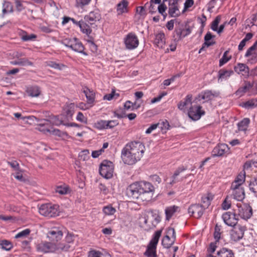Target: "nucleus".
Returning a JSON list of instances; mask_svg holds the SVG:
<instances>
[{"instance_id": "nucleus-1", "label": "nucleus", "mask_w": 257, "mask_h": 257, "mask_svg": "<svg viewBox=\"0 0 257 257\" xmlns=\"http://www.w3.org/2000/svg\"><path fill=\"white\" fill-rule=\"evenodd\" d=\"M154 186L147 181L136 182L131 184L127 188V195L133 199H140L143 201L151 200L154 196Z\"/></svg>"}, {"instance_id": "nucleus-2", "label": "nucleus", "mask_w": 257, "mask_h": 257, "mask_svg": "<svg viewBox=\"0 0 257 257\" xmlns=\"http://www.w3.org/2000/svg\"><path fill=\"white\" fill-rule=\"evenodd\" d=\"M145 150L144 145L138 141L127 143L121 151V159L128 165L135 164L143 157Z\"/></svg>"}, {"instance_id": "nucleus-3", "label": "nucleus", "mask_w": 257, "mask_h": 257, "mask_svg": "<svg viewBox=\"0 0 257 257\" xmlns=\"http://www.w3.org/2000/svg\"><path fill=\"white\" fill-rule=\"evenodd\" d=\"M192 30L190 27L184 23H178L176 25L175 30L173 32L174 41L178 42L183 38L189 35L191 33Z\"/></svg>"}, {"instance_id": "nucleus-4", "label": "nucleus", "mask_w": 257, "mask_h": 257, "mask_svg": "<svg viewBox=\"0 0 257 257\" xmlns=\"http://www.w3.org/2000/svg\"><path fill=\"white\" fill-rule=\"evenodd\" d=\"M162 230L156 231L149 242L146 251L144 254L146 257H157L156 253L157 245L161 235Z\"/></svg>"}, {"instance_id": "nucleus-5", "label": "nucleus", "mask_w": 257, "mask_h": 257, "mask_svg": "<svg viewBox=\"0 0 257 257\" xmlns=\"http://www.w3.org/2000/svg\"><path fill=\"white\" fill-rule=\"evenodd\" d=\"M62 44L76 52L81 53L85 56L88 55L84 51L85 48L81 42L76 38L63 40Z\"/></svg>"}, {"instance_id": "nucleus-6", "label": "nucleus", "mask_w": 257, "mask_h": 257, "mask_svg": "<svg viewBox=\"0 0 257 257\" xmlns=\"http://www.w3.org/2000/svg\"><path fill=\"white\" fill-rule=\"evenodd\" d=\"M39 213L48 217H54L59 215V206L51 203L44 204L39 209Z\"/></svg>"}, {"instance_id": "nucleus-7", "label": "nucleus", "mask_w": 257, "mask_h": 257, "mask_svg": "<svg viewBox=\"0 0 257 257\" xmlns=\"http://www.w3.org/2000/svg\"><path fill=\"white\" fill-rule=\"evenodd\" d=\"M237 217H240L245 220L251 217L252 215V209L251 207L247 204H241L237 203L236 208L233 209Z\"/></svg>"}, {"instance_id": "nucleus-8", "label": "nucleus", "mask_w": 257, "mask_h": 257, "mask_svg": "<svg viewBox=\"0 0 257 257\" xmlns=\"http://www.w3.org/2000/svg\"><path fill=\"white\" fill-rule=\"evenodd\" d=\"M101 19V14L98 10H95L90 12L84 18V23L89 27L92 30V28H95L97 27L96 23Z\"/></svg>"}, {"instance_id": "nucleus-9", "label": "nucleus", "mask_w": 257, "mask_h": 257, "mask_svg": "<svg viewBox=\"0 0 257 257\" xmlns=\"http://www.w3.org/2000/svg\"><path fill=\"white\" fill-rule=\"evenodd\" d=\"M114 166L113 163L107 160H104L100 165V175L104 178L110 179L113 176Z\"/></svg>"}, {"instance_id": "nucleus-10", "label": "nucleus", "mask_w": 257, "mask_h": 257, "mask_svg": "<svg viewBox=\"0 0 257 257\" xmlns=\"http://www.w3.org/2000/svg\"><path fill=\"white\" fill-rule=\"evenodd\" d=\"M125 48L128 50H133L138 47L139 40L137 36L134 33H129L123 40Z\"/></svg>"}, {"instance_id": "nucleus-11", "label": "nucleus", "mask_w": 257, "mask_h": 257, "mask_svg": "<svg viewBox=\"0 0 257 257\" xmlns=\"http://www.w3.org/2000/svg\"><path fill=\"white\" fill-rule=\"evenodd\" d=\"M205 113V111L202 109V106L200 105H192L188 112L189 117L193 120H199Z\"/></svg>"}, {"instance_id": "nucleus-12", "label": "nucleus", "mask_w": 257, "mask_h": 257, "mask_svg": "<svg viewBox=\"0 0 257 257\" xmlns=\"http://www.w3.org/2000/svg\"><path fill=\"white\" fill-rule=\"evenodd\" d=\"M219 93L218 92L212 91L211 90H205L201 92L198 96L195 97L194 102L197 103L198 101H200L201 100H204V102H207L209 100L213 99L215 97H217L219 96Z\"/></svg>"}, {"instance_id": "nucleus-13", "label": "nucleus", "mask_w": 257, "mask_h": 257, "mask_svg": "<svg viewBox=\"0 0 257 257\" xmlns=\"http://www.w3.org/2000/svg\"><path fill=\"white\" fill-rule=\"evenodd\" d=\"M47 236L52 241H58L63 236L62 228L60 226L52 227L47 232Z\"/></svg>"}, {"instance_id": "nucleus-14", "label": "nucleus", "mask_w": 257, "mask_h": 257, "mask_svg": "<svg viewBox=\"0 0 257 257\" xmlns=\"http://www.w3.org/2000/svg\"><path fill=\"white\" fill-rule=\"evenodd\" d=\"M56 243L46 241H42L36 245L37 251L44 253L54 252L56 251Z\"/></svg>"}, {"instance_id": "nucleus-15", "label": "nucleus", "mask_w": 257, "mask_h": 257, "mask_svg": "<svg viewBox=\"0 0 257 257\" xmlns=\"http://www.w3.org/2000/svg\"><path fill=\"white\" fill-rule=\"evenodd\" d=\"M205 210L201 204L197 203L191 205L188 209L190 215L197 219L201 217Z\"/></svg>"}, {"instance_id": "nucleus-16", "label": "nucleus", "mask_w": 257, "mask_h": 257, "mask_svg": "<svg viewBox=\"0 0 257 257\" xmlns=\"http://www.w3.org/2000/svg\"><path fill=\"white\" fill-rule=\"evenodd\" d=\"M245 230L246 227L240 225L234 226L230 233L231 239L234 241H237L241 239L244 235Z\"/></svg>"}, {"instance_id": "nucleus-17", "label": "nucleus", "mask_w": 257, "mask_h": 257, "mask_svg": "<svg viewBox=\"0 0 257 257\" xmlns=\"http://www.w3.org/2000/svg\"><path fill=\"white\" fill-rule=\"evenodd\" d=\"M224 222L228 226H235L238 219L237 215L233 210V212H227L222 215Z\"/></svg>"}, {"instance_id": "nucleus-18", "label": "nucleus", "mask_w": 257, "mask_h": 257, "mask_svg": "<svg viewBox=\"0 0 257 257\" xmlns=\"http://www.w3.org/2000/svg\"><path fill=\"white\" fill-rule=\"evenodd\" d=\"M229 151L228 146L225 144H221L216 146L212 152V155L213 157L222 156L224 154L227 153Z\"/></svg>"}, {"instance_id": "nucleus-19", "label": "nucleus", "mask_w": 257, "mask_h": 257, "mask_svg": "<svg viewBox=\"0 0 257 257\" xmlns=\"http://www.w3.org/2000/svg\"><path fill=\"white\" fill-rule=\"evenodd\" d=\"M154 44L159 48H164L166 44L165 34L162 32H159L155 34Z\"/></svg>"}, {"instance_id": "nucleus-20", "label": "nucleus", "mask_w": 257, "mask_h": 257, "mask_svg": "<svg viewBox=\"0 0 257 257\" xmlns=\"http://www.w3.org/2000/svg\"><path fill=\"white\" fill-rule=\"evenodd\" d=\"M70 21H71L73 24L78 26L80 28L81 31L83 33L86 34L88 36L91 33L92 30L86 23H84V21L81 20L78 22L73 18H71Z\"/></svg>"}, {"instance_id": "nucleus-21", "label": "nucleus", "mask_w": 257, "mask_h": 257, "mask_svg": "<svg viewBox=\"0 0 257 257\" xmlns=\"http://www.w3.org/2000/svg\"><path fill=\"white\" fill-rule=\"evenodd\" d=\"M192 95L191 94H188L185 98L180 101L178 104V108L183 111H185L192 103Z\"/></svg>"}, {"instance_id": "nucleus-22", "label": "nucleus", "mask_w": 257, "mask_h": 257, "mask_svg": "<svg viewBox=\"0 0 257 257\" xmlns=\"http://www.w3.org/2000/svg\"><path fill=\"white\" fill-rule=\"evenodd\" d=\"M206 257H234V254L231 250L226 248H222L217 251L216 255L213 256L211 254H209Z\"/></svg>"}, {"instance_id": "nucleus-23", "label": "nucleus", "mask_w": 257, "mask_h": 257, "mask_svg": "<svg viewBox=\"0 0 257 257\" xmlns=\"http://www.w3.org/2000/svg\"><path fill=\"white\" fill-rule=\"evenodd\" d=\"M231 196L233 198L237 201H242L245 197V192L243 188L231 190Z\"/></svg>"}, {"instance_id": "nucleus-24", "label": "nucleus", "mask_w": 257, "mask_h": 257, "mask_svg": "<svg viewBox=\"0 0 257 257\" xmlns=\"http://www.w3.org/2000/svg\"><path fill=\"white\" fill-rule=\"evenodd\" d=\"M213 198V195L211 193H207L201 197V203L202 207L206 210L211 204V201Z\"/></svg>"}, {"instance_id": "nucleus-25", "label": "nucleus", "mask_w": 257, "mask_h": 257, "mask_svg": "<svg viewBox=\"0 0 257 257\" xmlns=\"http://www.w3.org/2000/svg\"><path fill=\"white\" fill-rule=\"evenodd\" d=\"M26 92L31 97H38L40 95L41 91L40 87L34 85L27 87Z\"/></svg>"}, {"instance_id": "nucleus-26", "label": "nucleus", "mask_w": 257, "mask_h": 257, "mask_svg": "<svg viewBox=\"0 0 257 257\" xmlns=\"http://www.w3.org/2000/svg\"><path fill=\"white\" fill-rule=\"evenodd\" d=\"M252 87V84L249 82H245L243 86L240 87L235 92L237 96H242Z\"/></svg>"}, {"instance_id": "nucleus-27", "label": "nucleus", "mask_w": 257, "mask_h": 257, "mask_svg": "<svg viewBox=\"0 0 257 257\" xmlns=\"http://www.w3.org/2000/svg\"><path fill=\"white\" fill-rule=\"evenodd\" d=\"M233 73V71L231 70H227L224 69H220L218 71V81L220 80L222 81L223 79H227L231 75H232Z\"/></svg>"}, {"instance_id": "nucleus-28", "label": "nucleus", "mask_w": 257, "mask_h": 257, "mask_svg": "<svg viewBox=\"0 0 257 257\" xmlns=\"http://www.w3.org/2000/svg\"><path fill=\"white\" fill-rule=\"evenodd\" d=\"M178 209L179 207L175 205L167 207L165 209L166 220H169L174 214L178 211Z\"/></svg>"}, {"instance_id": "nucleus-29", "label": "nucleus", "mask_w": 257, "mask_h": 257, "mask_svg": "<svg viewBox=\"0 0 257 257\" xmlns=\"http://www.w3.org/2000/svg\"><path fill=\"white\" fill-rule=\"evenodd\" d=\"M75 109V104L74 103H70L69 104H67L65 106L63 110L64 113L65 114L66 117L68 118H71L74 112Z\"/></svg>"}, {"instance_id": "nucleus-30", "label": "nucleus", "mask_w": 257, "mask_h": 257, "mask_svg": "<svg viewBox=\"0 0 257 257\" xmlns=\"http://www.w3.org/2000/svg\"><path fill=\"white\" fill-rule=\"evenodd\" d=\"M83 92L85 94L89 103H92L94 102L95 99V93L92 91L90 90L88 88L85 87L83 89Z\"/></svg>"}, {"instance_id": "nucleus-31", "label": "nucleus", "mask_w": 257, "mask_h": 257, "mask_svg": "<svg viewBox=\"0 0 257 257\" xmlns=\"http://www.w3.org/2000/svg\"><path fill=\"white\" fill-rule=\"evenodd\" d=\"M250 123V119L248 118H244L237 123L238 130L239 131L245 132L247 130Z\"/></svg>"}, {"instance_id": "nucleus-32", "label": "nucleus", "mask_w": 257, "mask_h": 257, "mask_svg": "<svg viewBox=\"0 0 257 257\" xmlns=\"http://www.w3.org/2000/svg\"><path fill=\"white\" fill-rule=\"evenodd\" d=\"M158 127L160 128L163 134H165L170 128V124L168 120H160L158 123Z\"/></svg>"}, {"instance_id": "nucleus-33", "label": "nucleus", "mask_w": 257, "mask_h": 257, "mask_svg": "<svg viewBox=\"0 0 257 257\" xmlns=\"http://www.w3.org/2000/svg\"><path fill=\"white\" fill-rule=\"evenodd\" d=\"M257 48V40L254 42V43L253 44L252 46H251L250 48H249L246 51L244 56L245 57H248L250 56H252V59H256L255 58V56L256 55L257 53H255V50Z\"/></svg>"}, {"instance_id": "nucleus-34", "label": "nucleus", "mask_w": 257, "mask_h": 257, "mask_svg": "<svg viewBox=\"0 0 257 257\" xmlns=\"http://www.w3.org/2000/svg\"><path fill=\"white\" fill-rule=\"evenodd\" d=\"M128 2L125 0H123L121 3L117 4V12L118 15L122 14L127 12V7Z\"/></svg>"}, {"instance_id": "nucleus-35", "label": "nucleus", "mask_w": 257, "mask_h": 257, "mask_svg": "<svg viewBox=\"0 0 257 257\" xmlns=\"http://www.w3.org/2000/svg\"><path fill=\"white\" fill-rule=\"evenodd\" d=\"M0 247L7 251L11 250L13 247V243L8 240L3 239L0 240Z\"/></svg>"}, {"instance_id": "nucleus-36", "label": "nucleus", "mask_w": 257, "mask_h": 257, "mask_svg": "<svg viewBox=\"0 0 257 257\" xmlns=\"http://www.w3.org/2000/svg\"><path fill=\"white\" fill-rule=\"evenodd\" d=\"M186 170V168L185 167H184V166H182V167H179L174 172L173 175L172 176V181L170 182V184H175L177 182H178V181H179L180 180H179L178 179H177V176L178 175H179V174L184 171L185 170Z\"/></svg>"}, {"instance_id": "nucleus-37", "label": "nucleus", "mask_w": 257, "mask_h": 257, "mask_svg": "<svg viewBox=\"0 0 257 257\" xmlns=\"http://www.w3.org/2000/svg\"><path fill=\"white\" fill-rule=\"evenodd\" d=\"M13 12V7L12 4L8 1H4L3 4V13L4 15Z\"/></svg>"}, {"instance_id": "nucleus-38", "label": "nucleus", "mask_w": 257, "mask_h": 257, "mask_svg": "<svg viewBox=\"0 0 257 257\" xmlns=\"http://www.w3.org/2000/svg\"><path fill=\"white\" fill-rule=\"evenodd\" d=\"M20 36L22 40L25 42L34 41L37 38V36L36 35L33 34L28 35V34L25 31H22L20 34Z\"/></svg>"}, {"instance_id": "nucleus-39", "label": "nucleus", "mask_w": 257, "mask_h": 257, "mask_svg": "<svg viewBox=\"0 0 257 257\" xmlns=\"http://www.w3.org/2000/svg\"><path fill=\"white\" fill-rule=\"evenodd\" d=\"M93 127L98 130L107 129L106 120H99L93 124Z\"/></svg>"}, {"instance_id": "nucleus-40", "label": "nucleus", "mask_w": 257, "mask_h": 257, "mask_svg": "<svg viewBox=\"0 0 257 257\" xmlns=\"http://www.w3.org/2000/svg\"><path fill=\"white\" fill-rule=\"evenodd\" d=\"M174 240L171 239L168 235H166L163 238L162 244L164 247L169 248L174 243Z\"/></svg>"}, {"instance_id": "nucleus-41", "label": "nucleus", "mask_w": 257, "mask_h": 257, "mask_svg": "<svg viewBox=\"0 0 257 257\" xmlns=\"http://www.w3.org/2000/svg\"><path fill=\"white\" fill-rule=\"evenodd\" d=\"M116 210L115 208L113 207L111 205L104 206L102 209V212L105 215H112Z\"/></svg>"}, {"instance_id": "nucleus-42", "label": "nucleus", "mask_w": 257, "mask_h": 257, "mask_svg": "<svg viewBox=\"0 0 257 257\" xmlns=\"http://www.w3.org/2000/svg\"><path fill=\"white\" fill-rule=\"evenodd\" d=\"M168 14L171 17H177L180 15L179 5L169 8Z\"/></svg>"}, {"instance_id": "nucleus-43", "label": "nucleus", "mask_w": 257, "mask_h": 257, "mask_svg": "<svg viewBox=\"0 0 257 257\" xmlns=\"http://www.w3.org/2000/svg\"><path fill=\"white\" fill-rule=\"evenodd\" d=\"M31 233V230L29 228L25 229L18 232L15 236V238L24 239L28 237Z\"/></svg>"}, {"instance_id": "nucleus-44", "label": "nucleus", "mask_w": 257, "mask_h": 257, "mask_svg": "<svg viewBox=\"0 0 257 257\" xmlns=\"http://www.w3.org/2000/svg\"><path fill=\"white\" fill-rule=\"evenodd\" d=\"M234 71L238 74L241 72H244L245 73L248 72V67L242 63H238L237 66H234Z\"/></svg>"}, {"instance_id": "nucleus-45", "label": "nucleus", "mask_w": 257, "mask_h": 257, "mask_svg": "<svg viewBox=\"0 0 257 257\" xmlns=\"http://www.w3.org/2000/svg\"><path fill=\"white\" fill-rule=\"evenodd\" d=\"M228 53H229L228 50L226 51L223 53V56L219 60V65L220 67L223 66L224 64L226 63L228 61H229L231 59V56H228Z\"/></svg>"}, {"instance_id": "nucleus-46", "label": "nucleus", "mask_w": 257, "mask_h": 257, "mask_svg": "<svg viewBox=\"0 0 257 257\" xmlns=\"http://www.w3.org/2000/svg\"><path fill=\"white\" fill-rule=\"evenodd\" d=\"M241 105L245 108H251L257 106V101L251 99L243 102Z\"/></svg>"}, {"instance_id": "nucleus-47", "label": "nucleus", "mask_w": 257, "mask_h": 257, "mask_svg": "<svg viewBox=\"0 0 257 257\" xmlns=\"http://www.w3.org/2000/svg\"><path fill=\"white\" fill-rule=\"evenodd\" d=\"M249 190L255 194H257V178L250 181L249 184Z\"/></svg>"}, {"instance_id": "nucleus-48", "label": "nucleus", "mask_w": 257, "mask_h": 257, "mask_svg": "<svg viewBox=\"0 0 257 257\" xmlns=\"http://www.w3.org/2000/svg\"><path fill=\"white\" fill-rule=\"evenodd\" d=\"M56 192L60 194L64 195L66 194L69 192V188L66 186H60L56 188Z\"/></svg>"}, {"instance_id": "nucleus-49", "label": "nucleus", "mask_w": 257, "mask_h": 257, "mask_svg": "<svg viewBox=\"0 0 257 257\" xmlns=\"http://www.w3.org/2000/svg\"><path fill=\"white\" fill-rule=\"evenodd\" d=\"M214 37V36H213L210 32H208L204 37V44L207 46H210L213 45L214 43L210 42L209 41Z\"/></svg>"}, {"instance_id": "nucleus-50", "label": "nucleus", "mask_w": 257, "mask_h": 257, "mask_svg": "<svg viewBox=\"0 0 257 257\" xmlns=\"http://www.w3.org/2000/svg\"><path fill=\"white\" fill-rule=\"evenodd\" d=\"M220 19H221L220 16H218L216 17L215 20L212 22L211 28L213 31H217L218 26L219 23H220Z\"/></svg>"}, {"instance_id": "nucleus-51", "label": "nucleus", "mask_w": 257, "mask_h": 257, "mask_svg": "<svg viewBox=\"0 0 257 257\" xmlns=\"http://www.w3.org/2000/svg\"><path fill=\"white\" fill-rule=\"evenodd\" d=\"M91 0H75L76 6L78 8H82L84 6L88 5Z\"/></svg>"}, {"instance_id": "nucleus-52", "label": "nucleus", "mask_w": 257, "mask_h": 257, "mask_svg": "<svg viewBox=\"0 0 257 257\" xmlns=\"http://www.w3.org/2000/svg\"><path fill=\"white\" fill-rule=\"evenodd\" d=\"M221 228L220 226L217 225H216L214 229V237L216 241H218L219 239L220 238L221 235Z\"/></svg>"}, {"instance_id": "nucleus-53", "label": "nucleus", "mask_w": 257, "mask_h": 257, "mask_svg": "<svg viewBox=\"0 0 257 257\" xmlns=\"http://www.w3.org/2000/svg\"><path fill=\"white\" fill-rule=\"evenodd\" d=\"M33 63L30 61L27 58L19 59V65L21 66H32Z\"/></svg>"}, {"instance_id": "nucleus-54", "label": "nucleus", "mask_w": 257, "mask_h": 257, "mask_svg": "<svg viewBox=\"0 0 257 257\" xmlns=\"http://www.w3.org/2000/svg\"><path fill=\"white\" fill-rule=\"evenodd\" d=\"M56 251L57 250H62V251H67L69 250L70 248V245L68 244H65L64 243H58L56 244Z\"/></svg>"}, {"instance_id": "nucleus-55", "label": "nucleus", "mask_w": 257, "mask_h": 257, "mask_svg": "<svg viewBox=\"0 0 257 257\" xmlns=\"http://www.w3.org/2000/svg\"><path fill=\"white\" fill-rule=\"evenodd\" d=\"M245 172H240L236 177L234 181H236L242 184L245 182Z\"/></svg>"}, {"instance_id": "nucleus-56", "label": "nucleus", "mask_w": 257, "mask_h": 257, "mask_svg": "<svg viewBox=\"0 0 257 257\" xmlns=\"http://www.w3.org/2000/svg\"><path fill=\"white\" fill-rule=\"evenodd\" d=\"M103 254L99 251L95 250H90L87 257H103Z\"/></svg>"}, {"instance_id": "nucleus-57", "label": "nucleus", "mask_w": 257, "mask_h": 257, "mask_svg": "<svg viewBox=\"0 0 257 257\" xmlns=\"http://www.w3.org/2000/svg\"><path fill=\"white\" fill-rule=\"evenodd\" d=\"M7 163L15 171H20V168L18 162L16 160L8 161Z\"/></svg>"}, {"instance_id": "nucleus-58", "label": "nucleus", "mask_w": 257, "mask_h": 257, "mask_svg": "<svg viewBox=\"0 0 257 257\" xmlns=\"http://www.w3.org/2000/svg\"><path fill=\"white\" fill-rule=\"evenodd\" d=\"M89 151L88 150H85L80 152L79 157L81 160L85 161L89 158Z\"/></svg>"}, {"instance_id": "nucleus-59", "label": "nucleus", "mask_w": 257, "mask_h": 257, "mask_svg": "<svg viewBox=\"0 0 257 257\" xmlns=\"http://www.w3.org/2000/svg\"><path fill=\"white\" fill-rule=\"evenodd\" d=\"M49 66L56 69L62 70L65 67V65L63 64L57 63L55 62H50Z\"/></svg>"}, {"instance_id": "nucleus-60", "label": "nucleus", "mask_w": 257, "mask_h": 257, "mask_svg": "<svg viewBox=\"0 0 257 257\" xmlns=\"http://www.w3.org/2000/svg\"><path fill=\"white\" fill-rule=\"evenodd\" d=\"M135 104H133L131 101L127 100L125 102L124 104V107L126 110H134V109H137L140 107V106L138 105L137 107H135Z\"/></svg>"}, {"instance_id": "nucleus-61", "label": "nucleus", "mask_w": 257, "mask_h": 257, "mask_svg": "<svg viewBox=\"0 0 257 257\" xmlns=\"http://www.w3.org/2000/svg\"><path fill=\"white\" fill-rule=\"evenodd\" d=\"M158 11L160 14H162L163 16H166L167 14L165 13L166 10L167 9V7L165 4V3L161 4L158 7Z\"/></svg>"}, {"instance_id": "nucleus-62", "label": "nucleus", "mask_w": 257, "mask_h": 257, "mask_svg": "<svg viewBox=\"0 0 257 257\" xmlns=\"http://www.w3.org/2000/svg\"><path fill=\"white\" fill-rule=\"evenodd\" d=\"M76 119L83 123H86L87 119V118L84 116L83 114L81 112H79L76 116Z\"/></svg>"}, {"instance_id": "nucleus-63", "label": "nucleus", "mask_w": 257, "mask_h": 257, "mask_svg": "<svg viewBox=\"0 0 257 257\" xmlns=\"http://www.w3.org/2000/svg\"><path fill=\"white\" fill-rule=\"evenodd\" d=\"M106 124L107 128H112L116 126L118 122L115 120H106Z\"/></svg>"}, {"instance_id": "nucleus-64", "label": "nucleus", "mask_w": 257, "mask_h": 257, "mask_svg": "<svg viewBox=\"0 0 257 257\" xmlns=\"http://www.w3.org/2000/svg\"><path fill=\"white\" fill-rule=\"evenodd\" d=\"M151 181L155 184H159L161 182V178L157 175H153L150 176Z\"/></svg>"}]
</instances>
